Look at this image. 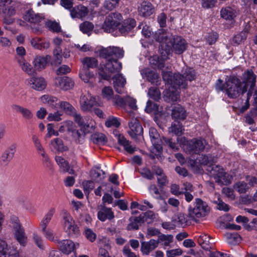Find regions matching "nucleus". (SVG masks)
<instances>
[{"label": "nucleus", "instance_id": "f257e3e1", "mask_svg": "<svg viewBox=\"0 0 257 257\" xmlns=\"http://www.w3.org/2000/svg\"><path fill=\"white\" fill-rule=\"evenodd\" d=\"M210 212V207L207 203L200 198H196L193 206L188 208L189 217L191 220L197 222L201 218L207 215Z\"/></svg>", "mask_w": 257, "mask_h": 257}, {"label": "nucleus", "instance_id": "f03ea898", "mask_svg": "<svg viewBox=\"0 0 257 257\" xmlns=\"http://www.w3.org/2000/svg\"><path fill=\"white\" fill-rule=\"evenodd\" d=\"M106 62L99 69V75L103 79L109 80L112 75L119 73L122 69V64L114 58H105Z\"/></svg>", "mask_w": 257, "mask_h": 257}, {"label": "nucleus", "instance_id": "7ed1b4c3", "mask_svg": "<svg viewBox=\"0 0 257 257\" xmlns=\"http://www.w3.org/2000/svg\"><path fill=\"white\" fill-rule=\"evenodd\" d=\"M240 80L236 76H230L226 82L225 91L230 98H235L239 94L247 91L246 87H243Z\"/></svg>", "mask_w": 257, "mask_h": 257}, {"label": "nucleus", "instance_id": "20e7f679", "mask_svg": "<svg viewBox=\"0 0 257 257\" xmlns=\"http://www.w3.org/2000/svg\"><path fill=\"white\" fill-rule=\"evenodd\" d=\"M62 225L65 231L70 237H76L80 233L78 226L75 223L70 213L65 209L61 212Z\"/></svg>", "mask_w": 257, "mask_h": 257}, {"label": "nucleus", "instance_id": "39448f33", "mask_svg": "<svg viewBox=\"0 0 257 257\" xmlns=\"http://www.w3.org/2000/svg\"><path fill=\"white\" fill-rule=\"evenodd\" d=\"M208 172L210 173V175L214 177L216 182L219 184L227 185L231 182V176L226 173L220 166H209Z\"/></svg>", "mask_w": 257, "mask_h": 257}, {"label": "nucleus", "instance_id": "423d86ee", "mask_svg": "<svg viewBox=\"0 0 257 257\" xmlns=\"http://www.w3.org/2000/svg\"><path fill=\"white\" fill-rule=\"evenodd\" d=\"M177 141L180 145H185L186 143V151L189 153L198 154L205 148L206 141L204 140L193 139L188 142L185 137L178 138Z\"/></svg>", "mask_w": 257, "mask_h": 257}, {"label": "nucleus", "instance_id": "0eeeda50", "mask_svg": "<svg viewBox=\"0 0 257 257\" xmlns=\"http://www.w3.org/2000/svg\"><path fill=\"white\" fill-rule=\"evenodd\" d=\"M178 86L182 88H186L188 85V82H191L195 80L196 74L195 70L192 68L184 69L182 71V74L177 73L176 76Z\"/></svg>", "mask_w": 257, "mask_h": 257}, {"label": "nucleus", "instance_id": "6e6552de", "mask_svg": "<svg viewBox=\"0 0 257 257\" xmlns=\"http://www.w3.org/2000/svg\"><path fill=\"white\" fill-rule=\"evenodd\" d=\"M18 4L16 3H11L7 4L4 7H0V14L3 15V23L9 25L12 24L15 19L12 18L16 14Z\"/></svg>", "mask_w": 257, "mask_h": 257}, {"label": "nucleus", "instance_id": "1a4fd4ad", "mask_svg": "<svg viewBox=\"0 0 257 257\" xmlns=\"http://www.w3.org/2000/svg\"><path fill=\"white\" fill-rule=\"evenodd\" d=\"M121 16L119 13H110L106 17L102 25V29L106 32H111L114 31L119 24Z\"/></svg>", "mask_w": 257, "mask_h": 257}, {"label": "nucleus", "instance_id": "9d476101", "mask_svg": "<svg viewBox=\"0 0 257 257\" xmlns=\"http://www.w3.org/2000/svg\"><path fill=\"white\" fill-rule=\"evenodd\" d=\"M80 105L83 111H91L93 107L100 106V103L96 101L94 97L87 93L81 96Z\"/></svg>", "mask_w": 257, "mask_h": 257}, {"label": "nucleus", "instance_id": "9b49d317", "mask_svg": "<svg viewBox=\"0 0 257 257\" xmlns=\"http://www.w3.org/2000/svg\"><path fill=\"white\" fill-rule=\"evenodd\" d=\"M124 51L122 48L110 46L100 51V56L103 58H114L118 60L124 56Z\"/></svg>", "mask_w": 257, "mask_h": 257}, {"label": "nucleus", "instance_id": "f8f14e48", "mask_svg": "<svg viewBox=\"0 0 257 257\" xmlns=\"http://www.w3.org/2000/svg\"><path fill=\"white\" fill-rule=\"evenodd\" d=\"M187 43L185 40L180 36H174L172 40L170 42V44L167 45L166 50H169L172 48L176 53L180 54L183 53L186 49Z\"/></svg>", "mask_w": 257, "mask_h": 257}, {"label": "nucleus", "instance_id": "ddd939ff", "mask_svg": "<svg viewBox=\"0 0 257 257\" xmlns=\"http://www.w3.org/2000/svg\"><path fill=\"white\" fill-rule=\"evenodd\" d=\"M130 130L128 134L132 138H135L137 136L142 135L143 129L141 124L136 118H132L128 122Z\"/></svg>", "mask_w": 257, "mask_h": 257}, {"label": "nucleus", "instance_id": "4468645a", "mask_svg": "<svg viewBox=\"0 0 257 257\" xmlns=\"http://www.w3.org/2000/svg\"><path fill=\"white\" fill-rule=\"evenodd\" d=\"M113 87L117 93L122 94L125 92V78L121 73L115 75L113 77Z\"/></svg>", "mask_w": 257, "mask_h": 257}, {"label": "nucleus", "instance_id": "2eb2a0df", "mask_svg": "<svg viewBox=\"0 0 257 257\" xmlns=\"http://www.w3.org/2000/svg\"><path fill=\"white\" fill-rule=\"evenodd\" d=\"M59 249L64 253L69 254L78 247L79 243H74L72 240L64 239L58 241Z\"/></svg>", "mask_w": 257, "mask_h": 257}, {"label": "nucleus", "instance_id": "dca6fc26", "mask_svg": "<svg viewBox=\"0 0 257 257\" xmlns=\"http://www.w3.org/2000/svg\"><path fill=\"white\" fill-rule=\"evenodd\" d=\"M243 87H246L247 89L249 87V90H251L255 85L256 76L254 74L252 70H247L244 72L243 74Z\"/></svg>", "mask_w": 257, "mask_h": 257}, {"label": "nucleus", "instance_id": "f3484780", "mask_svg": "<svg viewBox=\"0 0 257 257\" xmlns=\"http://www.w3.org/2000/svg\"><path fill=\"white\" fill-rule=\"evenodd\" d=\"M51 58L50 55L45 56L38 55L36 56L33 61L34 68L38 71H41L44 69L50 60Z\"/></svg>", "mask_w": 257, "mask_h": 257}, {"label": "nucleus", "instance_id": "a211bd4d", "mask_svg": "<svg viewBox=\"0 0 257 257\" xmlns=\"http://www.w3.org/2000/svg\"><path fill=\"white\" fill-rule=\"evenodd\" d=\"M138 10L140 16L148 17L153 14L154 8L150 2H143L138 7Z\"/></svg>", "mask_w": 257, "mask_h": 257}, {"label": "nucleus", "instance_id": "6ab92c4d", "mask_svg": "<svg viewBox=\"0 0 257 257\" xmlns=\"http://www.w3.org/2000/svg\"><path fill=\"white\" fill-rule=\"evenodd\" d=\"M55 83L57 87L64 90H67L74 86L73 81L68 77H57Z\"/></svg>", "mask_w": 257, "mask_h": 257}, {"label": "nucleus", "instance_id": "aec40b11", "mask_svg": "<svg viewBox=\"0 0 257 257\" xmlns=\"http://www.w3.org/2000/svg\"><path fill=\"white\" fill-rule=\"evenodd\" d=\"M97 217L101 221L111 220L114 218V213L111 208L102 206L97 212Z\"/></svg>", "mask_w": 257, "mask_h": 257}, {"label": "nucleus", "instance_id": "412c9836", "mask_svg": "<svg viewBox=\"0 0 257 257\" xmlns=\"http://www.w3.org/2000/svg\"><path fill=\"white\" fill-rule=\"evenodd\" d=\"M31 87L37 91L44 90L46 87V81L44 78L41 77H33L29 82Z\"/></svg>", "mask_w": 257, "mask_h": 257}, {"label": "nucleus", "instance_id": "4be33fe9", "mask_svg": "<svg viewBox=\"0 0 257 257\" xmlns=\"http://www.w3.org/2000/svg\"><path fill=\"white\" fill-rule=\"evenodd\" d=\"M158 246V241L154 239L149 241H143L141 243V250L143 254L149 255L151 251Z\"/></svg>", "mask_w": 257, "mask_h": 257}, {"label": "nucleus", "instance_id": "5701e85b", "mask_svg": "<svg viewBox=\"0 0 257 257\" xmlns=\"http://www.w3.org/2000/svg\"><path fill=\"white\" fill-rule=\"evenodd\" d=\"M220 16L223 19L231 21V23L233 24L235 22L234 18L237 16V13L234 9L227 7L221 9Z\"/></svg>", "mask_w": 257, "mask_h": 257}, {"label": "nucleus", "instance_id": "b1692460", "mask_svg": "<svg viewBox=\"0 0 257 257\" xmlns=\"http://www.w3.org/2000/svg\"><path fill=\"white\" fill-rule=\"evenodd\" d=\"M177 73L172 74L170 71H165L163 70L162 72V77L163 80L166 84H168L169 87H178V83L176 78Z\"/></svg>", "mask_w": 257, "mask_h": 257}, {"label": "nucleus", "instance_id": "393cba45", "mask_svg": "<svg viewBox=\"0 0 257 257\" xmlns=\"http://www.w3.org/2000/svg\"><path fill=\"white\" fill-rule=\"evenodd\" d=\"M30 43L33 48L40 50L47 49L50 47L49 41L43 40L39 37L32 38L30 40Z\"/></svg>", "mask_w": 257, "mask_h": 257}, {"label": "nucleus", "instance_id": "a878e982", "mask_svg": "<svg viewBox=\"0 0 257 257\" xmlns=\"http://www.w3.org/2000/svg\"><path fill=\"white\" fill-rule=\"evenodd\" d=\"M118 142L121 145L124 150L129 154H133L136 151V147L132 145L131 142L127 140L123 136L119 135L118 136Z\"/></svg>", "mask_w": 257, "mask_h": 257}, {"label": "nucleus", "instance_id": "bb28decb", "mask_svg": "<svg viewBox=\"0 0 257 257\" xmlns=\"http://www.w3.org/2000/svg\"><path fill=\"white\" fill-rule=\"evenodd\" d=\"M88 14L86 7L79 5L73 8L70 11V14L73 18L82 19L85 17Z\"/></svg>", "mask_w": 257, "mask_h": 257}, {"label": "nucleus", "instance_id": "cd10ccee", "mask_svg": "<svg viewBox=\"0 0 257 257\" xmlns=\"http://www.w3.org/2000/svg\"><path fill=\"white\" fill-rule=\"evenodd\" d=\"M169 34L163 29L159 30L155 35V40L162 44L167 45L170 44L171 40L169 38Z\"/></svg>", "mask_w": 257, "mask_h": 257}, {"label": "nucleus", "instance_id": "c85d7f7f", "mask_svg": "<svg viewBox=\"0 0 257 257\" xmlns=\"http://www.w3.org/2000/svg\"><path fill=\"white\" fill-rule=\"evenodd\" d=\"M149 135L153 146L157 149H161V143L162 140L161 139L160 136L157 130L154 127L150 128Z\"/></svg>", "mask_w": 257, "mask_h": 257}, {"label": "nucleus", "instance_id": "c756f323", "mask_svg": "<svg viewBox=\"0 0 257 257\" xmlns=\"http://www.w3.org/2000/svg\"><path fill=\"white\" fill-rule=\"evenodd\" d=\"M142 74L144 78H146L149 81L152 83H155L157 85L159 84L158 74L150 70V69H145L142 72Z\"/></svg>", "mask_w": 257, "mask_h": 257}, {"label": "nucleus", "instance_id": "7c9ffc66", "mask_svg": "<svg viewBox=\"0 0 257 257\" xmlns=\"http://www.w3.org/2000/svg\"><path fill=\"white\" fill-rule=\"evenodd\" d=\"M0 253L4 257H19L18 252L16 250H11L7 248V244L4 240H0Z\"/></svg>", "mask_w": 257, "mask_h": 257}, {"label": "nucleus", "instance_id": "2f4dec72", "mask_svg": "<svg viewBox=\"0 0 257 257\" xmlns=\"http://www.w3.org/2000/svg\"><path fill=\"white\" fill-rule=\"evenodd\" d=\"M55 161L64 172H68L70 174H74L75 171L73 169H70L68 161L61 156H56Z\"/></svg>", "mask_w": 257, "mask_h": 257}, {"label": "nucleus", "instance_id": "473e14b6", "mask_svg": "<svg viewBox=\"0 0 257 257\" xmlns=\"http://www.w3.org/2000/svg\"><path fill=\"white\" fill-rule=\"evenodd\" d=\"M51 150L56 152H63L68 150L67 146H65L62 140L56 138L51 141Z\"/></svg>", "mask_w": 257, "mask_h": 257}, {"label": "nucleus", "instance_id": "72a5a7b5", "mask_svg": "<svg viewBox=\"0 0 257 257\" xmlns=\"http://www.w3.org/2000/svg\"><path fill=\"white\" fill-rule=\"evenodd\" d=\"M184 191L183 194L185 196V200L190 202L194 198V194L192 193L194 192V187L193 185L189 182H184L183 184Z\"/></svg>", "mask_w": 257, "mask_h": 257}, {"label": "nucleus", "instance_id": "f704fd0d", "mask_svg": "<svg viewBox=\"0 0 257 257\" xmlns=\"http://www.w3.org/2000/svg\"><path fill=\"white\" fill-rule=\"evenodd\" d=\"M25 19L29 22L34 25L39 24L43 20L40 15L35 14L32 11H28L25 15Z\"/></svg>", "mask_w": 257, "mask_h": 257}, {"label": "nucleus", "instance_id": "c9c22d12", "mask_svg": "<svg viewBox=\"0 0 257 257\" xmlns=\"http://www.w3.org/2000/svg\"><path fill=\"white\" fill-rule=\"evenodd\" d=\"M172 116L176 119H184L186 116V111L180 105L175 106L172 109Z\"/></svg>", "mask_w": 257, "mask_h": 257}, {"label": "nucleus", "instance_id": "e433bc0d", "mask_svg": "<svg viewBox=\"0 0 257 257\" xmlns=\"http://www.w3.org/2000/svg\"><path fill=\"white\" fill-rule=\"evenodd\" d=\"M92 179L97 182H101L105 177L104 172L99 167H95L90 171Z\"/></svg>", "mask_w": 257, "mask_h": 257}, {"label": "nucleus", "instance_id": "4c0bfd02", "mask_svg": "<svg viewBox=\"0 0 257 257\" xmlns=\"http://www.w3.org/2000/svg\"><path fill=\"white\" fill-rule=\"evenodd\" d=\"M210 236L202 234L198 237V242L202 248L208 250L211 248L212 243L210 242Z\"/></svg>", "mask_w": 257, "mask_h": 257}, {"label": "nucleus", "instance_id": "58836bf2", "mask_svg": "<svg viewBox=\"0 0 257 257\" xmlns=\"http://www.w3.org/2000/svg\"><path fill=\"white\" fill-rule=\"evenodd\" d=\"M181 87H169L168 91L167 92L166 96L169 100L173 102L177 101L179 98V88Z\"/></svg>", "mask_w": 257, "mask_h": 257}, {"label": "nucleus", "instance_id": "ea45409f", "mask_svg": "<svg viewBox=\"0 0 257 257\" xmlns=\"http://www.w3.org/2000/svg\"><path fill=\"white\" fill-rule=\"evenodd\" d=\"M74 119L76 122L81 127V131L86 134L88 132V128L89 127L88 121L86 118L82 117L80 114H75Z\"/></svg>", "mask_w": 257, "mask_h": 257}, {"label": "nucleus", "instance_id": "a19ab883", "mask_svg": "<svg viewBox=\"0 0 257 257\" xmlns=\"http://www.w3.org/2000/svg\"><path fill=\"white\" fill-rule=\"evenodd\" d=\"M14 235L19 243L23 246H25L26 243L27 236L24 228L21 227L20 229L14 230Z\"/></svg>", "mask_w": 257, "mask_h": 257}, {"label": "nucleus", "instance_id": "79ce46f5", "mask_svg": "<svg viewBox=\"0 0 257 257\" xmlns=\"http://www.w3.org/2000/svg\"><path fill=\"white\" fill-rule=\"evenodd\" d=\"M41 100L43 103L47 104L53 107L57 108L58 106V99L55 96L44 95L41 96Z\"/></svg>", "mask_w": 257, "mask_h": 257}, {"label": "nucleus", "instance_id": "37998d69", "mask_svg": "<svg viewBox=\"0 0 257 257\" xmlns=\"http://www.w3.org/2000/svg\"><path fill=\"white\" fill-rule=\"evenodd\" d=\"M17 60L19 66L23 71H25L29 75L32 74V68L31 65L26 61L24 57L17 58Z\"/></svg>", "mask_w": 257, "mask_h": 257}, {"label": "nucleus", "instance_id": "c03bdc74", "mask_svg": "<svg viewBox=\"0 0 257 257\" xmlns=\"http://www.w3.org/2000/svg\"><path fill=\"white\" fill-rule=\"evenodd\" d=\"M55 213V209H51L45 215L44 218L41 221L40 223V226L41 230H44L47 228V227L51 220L54 214Z\"/></svg>", "mask_w": 257, "mask_h": 257}, {"label": "nucleus", "instance_id": "a18cd8bd", "mask_svg": "<svg viewBox=\"0 0 257 257\" xmlns=\"http://www.w3.org/2000/svg\"><path fill=\"white\" fill-rule=\"evenodd\" d=\"M173 241V236L171 234L165 235L164 234H161L158 236L157 241L159 243H162V245L165 248L167 246H169L170 244Z\"/></svg>", "mask_w": 257, "mask_h": 257}, {"label": "nucleus", "instance_id": "49530a36", "mask_svg": "<svg viewBox=\"0 0 257 257\" xmlns=\"http://www.w3.org/2000/svg\"><path fill=\"white\" fill-rule=\"evenodd\" d=\"M201 163L207 166L206 170L209 166H217L214 163L216 162V158L211 155H204L201 157Z\"/></svg>", "mask_w": 257, "mask_h": 257}, {"label": "nucleus", "instance_id": "de8ad7c7", "mask_svg": "<svg viewBox=\"0 0 257 257\" xmlns=\"http://www.w3.org/2000/svg\"><path fill=\"white\" fill-rule=\"evenodd\" d=\"M248 189L247 183L244 181H238L233 185V189L239 194L246 193Z\"/></svg>", "mask_w": 257, "mask_h": 257}, {"label": "nucleus", "instance_id": "09e8293b", "mask_svg": "<svg viewBox=\"0 0 257 257\" xmlns=\"http://www.w3.org/2000/svg\"><path fill=\"white\" fill-rule=\"evenodd\" d=\"M84 67L86 68H94L98 66V61L94 57H86L82 60Z\"/></svg>", "mask_w": 257, "mask_h": 257}, {"label": "nucleus", "instance_id": "8fccbe9b", "mask_svg": "<svg viewBox=\"0 0 257 257\" xmlns=\"http://www.w3.org/2000/svg\"><path fill=\"white\" fill-rule=\"evenodd\" d=\"M79 77L80 78L86 83L89 81V80L93 77V74L91 73L89 69L83 67L79 72Z\"/></svg>", "mask_w": 257, "mask_h": 257}, {"label": "nucleus", "instance_id": "3c124183", "mask_svg": "<svg viewBox=\"0 0 257 257\" xmlns=\"http://www.w3.org/2000/svg\"><path fill=\"white\" fill-rule=\"evenodd\" d=\"M14 155V151L12 148H9L5 150L2 155V162L6 164L9 163L13 159Z\"/></svg>", "mask_w": 257, "mask_h": 257}, {"label": "nucleus", "instance_id": "603ef678", "mask_svg": "<svg viewBox=\"0 0 257 257\" xmlns=\"http://www.w3.org/2000/svg\"><path fill=\"white\" fill-rule=\"evenodd\" d=\"M150 64L154 67L162 69L164 67V61L157 56H154L150 58Z\"/></svg>", "mask_w": 257, "mask_h": 257}, {"label": "nucleus", "instance_id": "864d4df0", "mask_svg": "<svg viewBox=\"0 0 257 257\" xmlns=\"http://www.w3.org/2000/svg\"><path fill=\"white\" fill-rule=\"evenodd\" d=\"M69 133L71 134V135L73 140L77 143H81L85 135L84 132L83 133H81L78 130L74 129L73 127Z\"/></svg>", "mask_w": 257, "mask_h": 257}, {"label": "nucleus", "instance_id": "5fc2aeb1", "mask_svg": "<svg viewBox=\"0 0 257 257\" xmlns=\"http://www.w3.org/2000/svg\"><path fill=\"white\" fill-rule=\"evenodd\" d=\"M91 140L95 144L102 145L104 144L107 140L105 136L101 133H95L91 136Z\"/></svg>", "mask_w": 257, "mask_h": 257}, {"label": "nucleus", "instance_id": "6e6d98bb", "mask_svg": "<svg viewBox=\"0 0 257 257\" xmlns=\"http://www.w3.org/2000/svg\"><path fill=\"white\" fill-rule=\"evenodd\" d=\"M183 131V126L179 122L172 123L171 126L169 128V132L178 136L182 134Z\"/></svg>", "mask_w": 257, "mask_h": 257}, {"label": "nucleus", "instance_id": "4d7b16f0", "mask_svg": "<svg viewBox=\"0 0 257 257\" xmlns=\"http://www.w3.org/2000/svg\"><path fill=\"white\" fill-rule=\"evenodd\" d=\"M93 25L89 22H84L80 25V30L84 34H87L90 35V32L93 29Z\"/></svg>", "mask_w": 257, "mask_h": 257}, {"label": "nucleus", "instance_id": "13d9d810", "mask_svg": "<svg viewBox=\"0 0 257 257\" xmlns=\"http://www.w3.org/2000/svg\"><path fill=\"white\" fill-rule=\"evenodd\" d=\"M148 95L151 98L157 101L160 98L161 93L158 88L152 87L149 89Z\"/></svg>", "mask_w": 257, "mask_h": 257}, {"label": "nucleus", "instance_id": "bf43d9fd", "mask_svg": "<svg viewBox=\"0 0 257 257\" xmlns=\"http://www.w3.org/2000/svg\"><path fill=\"white\" fill-rule=\"evenodd\" d=\"M58 106L60 108L63 109L67 113L72 114L75 110L74 108L72 105L67 101L59 102Z\"/></svg>", "mask_w": 257, "mask_h": 257}, {"label": "nucleus", "instance_id": "052dcab7", "mask_svg": "<svg viewBox=\"0 0 257 257\" xmlns=\"http://www.w3.org/2000/svg\"><path fill=\"white\" fill-rule=\"evenodd\" d=\"M120 125V122L119 119L113 116L109 117L105 122V125L108 127H118Z\"/></svg>", "mask_w": 257, "mask_h": 257}, {"label": "nucleus", "instance_id": "680f3d73", "mask_svg": "<svg viewBox=\"0 0 257 257\" xmlns=\"http://www.w3.org/2000/svg\"><path fill=\"white\" fill-rule=\"evenodd\" d=\"M247 33V29L241 31L234 37L233 42L236 44H239L246 39Z\"/></svg>", "mask_w": 257, "mask_h": 257}, {"label": "nucleus", "instance_id": "e2e57ef3", "mask_svg": "<svg viewBox=\"0 0 257 257\" xmlns=\"http://www.w3.org/2000/svg\"><path fill=\"white\" fill-rule=\"evenodd\" d=\"M145 222L150 223L152 222L156 218L157 214L152 211H147L142 214Z\"/></svg>", "mask_w": 257, "mask_h": 257}, {"label": "nucleus", "instance_id": "0e129e2a", "mask_svg": "<svg viewBox=\"0 0 257 257\" xmlns=\"http://www.w3.org/2000/svg\"><path fill=\"white\" fill-rule=\"evenodd\" d=\"M102 95L103 98L108 100L113 99V91L110 86H105L102 89Z\"/></svg>", "mask_w": 257, "mask_h": 257}, {"label": "nucleus", "instance_id": "69168bd1", "mask_svg": "<svg viewBox=\"0 0 257 257\" xmlns=\"http://www.w3.org/2000/svg\"><path fill=\"white\" fill-rule=\"evenodd\" d=\"M148 189L150 193L155 198L158 199L161 198V193L155 184H151Z\"/></svg>", "mask_w": 257, "mask_h": 257}, {"label": "nucleus", "instance_id": "338daca9", "mask_svg": "<svg viewBox=\"0 0 257 257\" xmlns=\"http://www.w3.org/2000/svg\"><path fill=\"white\" fill-rule=\"evenodd\" d=\"M73 127V126L72 121L70 120H67L62 123L59 128V131L60 133H63L67 131L69 133L70 131L72 130Z\"/></svg>", "mask_w": 257, "mask_h": 257}, {"label": "nucleus", "instance_id": "774afa93", "mask_svg": "<svg viewBox=\"0 0 257 257\" xmlns=\"http://www.w3.org/2000/svg\"><path fill=\"white\" fill-rule=\"evenodd\" d=\"M136 21L133 19H128L124 21L122 25L126 31H130L136 26Z\"/></svg>", "mask_w": 257, "mask_h": 257}]
</instances>
